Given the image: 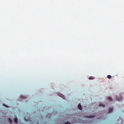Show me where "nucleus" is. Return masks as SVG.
<instances>
[{"label":"nucleus","instance_id":"1","mask_svg":"<svg viewBox=\"0 0 124 124\" xmlns=\"http://www.w3.org/2000/svg\"><path fill=\"white\" fill-rule=\"evenodd\" d=\"M116 100H117V101H122V100H123V96H122V95H120L119 96L116 95Z\"/></svg>","mask_w":124,"mask_h":124},{"label":"nucleus","instance_id":"2","mask_svg":"<svg viewBox=\"0 0 124 124\" xmlns=\"http://www.w3.org/2000/svg\"><path fill=\"white\" fill-rule=\"evenodd\" d=\"M113 111V108H109V109H108V114H110V113H112V111Z\"/></svg>","mask_w":124,"mask_h":124},{"label":"nucleus","instance_id":"3","mask_svg":"<svg viewBox=\"0 0 124 124\" xmlns=\"http://www.w3.org/2000/svg\"><path fill=\"white\" fill-rule=\"evenodd\" d=\"M78 108L79 110H82V106L81 105V104H78Z\"/></svg>","mask_w":124,"mask_h":124},{"label":"nucleus","instance_id":"4","mask_svg":"<svg viewBox=\"0 0 124 124\" xmlns=\"http://www.w3.org/2000/svg\"><path fill=\"white\" fill-rule=\"evenodd\" d=\"M59 96H60L61 97H62V98H63V99H64V95H63V94H59Z\"/></svg>","mask_w":124,"mask_h":124},{"label":"nucleus","instance_id":"5","mask_svg":"<svg viewBox=\"0 0 124 124\" xmlns=\"http://www.w3.org/2000/svg\"><path fill=\"white\" fill-rule=\"evenodd\" d=\"M20 98H22V99H26V98H27V97L24 96L23 95H20Z\"/></svg>","mask_w":124,"mask_h":124},{"label":"nucleus","instance_id":"6","mask_svg":"<svg viewBox=\"0 0 124 124\" xmlns=\"http://www.w3.org/2000/svg\"><path fill=\"white\" fill-rule=\"evenodd\" d=\"M85 118H94V116L92 115V116H85Z\"/></svg>","mask_w":124,"mask_h":124},{"label":"nucleus","instance_id":"7","mask_svg":"<svg viewBox=\"0 0 124 124\" xmlns=\"http://www.w3.org/2000/svg\"><path fill=\"white\" fill-rule=\"evenodd\" d=\"M108 100H109V101H113V99H112L111 97H108Z\"/></svg>","mask_w":124,"mask_h":124},{"label":"nucleus","instance_id":"8","mask_svg":"<svg viewBox=\"0 0 124 124\" xmlns=\"http://www.w3.org/2000/svg\"><path fill=\"white\" fill-rule=\"evenodd\" d=\"M8 121L11 123L12 124V120L10 118H9L8 119Z\"/></svg>","mask_w":124,"mask_h":124},{"label":"nucleus","instance_id":"9","mask_svg":"<svg viewBox=\"0 0 124 124\" xmlns=\"http://www.w3.org/2000/svg\"><path fill=\"white\" fill-rule=\"evenodd\" d=\"M14 122H15V123H17V122H18V119L15 118L14 119Z\"/></svg>","mask_w":124,"mask_h":124},{"label":"nucleus","instance_id":"10","mask_svg":"<svg viewBox=\"0 0 124 124\" xmlns=\"http://www.w3.org/2000/svg\"><path fill=\"white\" fill-rule=\"evenodd\" d=\"M99 106H101V107H105V105H103V104H100L99 105Z\"/></svg>","mask_w":124,"mask_h":124},{"label":"nucleus","instance_id":"11","mask_svg":"<svg viewBox=\"0 0 124 124\" xmlns=\"http://www.w3.org/2000/svg\"><path fill=\"white\" fill-rule=\"evenodd\" d=\"M3 106H5V107H6L7 108H9V107L4 104H3Z\"/></svg>","mask_w":124,"mask_h":124},{"label":"nucleus","instance_id":"12","mask_svg":"<svg viewBox=\"0 0 124 124\" xmlns=\"http://www.w3.org/2000/svg\"><path fill=\"white\" fill-rule=\"evenodd\" d=\"M89 79H90V80H93V79H94V78L93 77H90L89 78Z\"/></svg>","mask_w":124,"mask_h":124},{"label":"nucleus","instance_id":"13","mask_svg":"<svg viewBox=\"0 0 124 124\" xmlns=\"http://www.w3.org/2000/svg\"><path fill=\"white\" fill-rule=\"evenodd\" d=\"M111 77H111V76H110V75L108 76V79H111Z\"/></svg>","mask_w":124,"mask_h":124},{"label":"nucleus","instance_id":"14","mask_svg":"<svg viewBox=\"0 0 124 124\" xmlns=\"http://www.w3.org/2000/svg\"><path fill=\"white\" fill-rule=\"evenodd\" d=\"M65 124H70V123L67 122L65 123Z\"/></svg>","mask_w":124,"mask_h":124}]
</instances>
